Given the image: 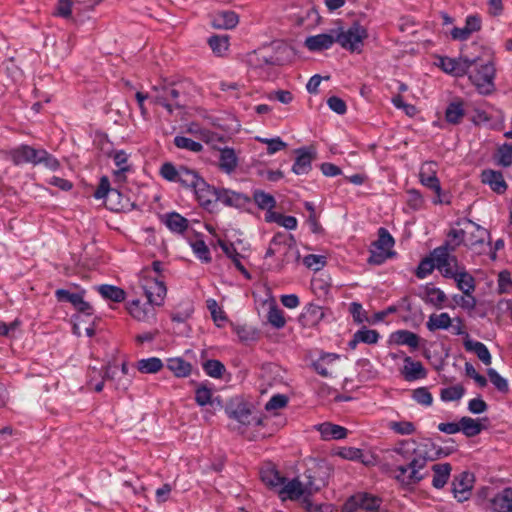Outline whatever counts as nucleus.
Instances as JSON below:
<instances>
[{
  "label": "nucleus",
  "instance_id": "13d9d810",
  "mask_svg": "<svg viewBox=\"0 0 512 512\" xmlns=\"http://www.w3.org/2000/svg\"><path fill=\"white\" fill-rule=\"evenodd\" d=\"M487 375L492 382V384L503 393L508 392V382L505 378H503L495 369L489 368L487 370Z\"/></svg>",
  "mask_w": 512,
  "mask_h": 512
},
{
  "label": "nucleus",
  "instance_id": "4be33fe9",
  "mask_svg": "<svg viewBox=\"0 0 512 512\" xmlns=\"http://www.w3.org/2000/svg\"><path fill=\"white\" fill-rule=\"evenodd\" d=\"M238 22L239 17L234 11H218L211 16V24L216 29H233Z\"/></svg>",
  "mask_w": 512,
  "mask_h": 512
},
{
  "label": "nucleus",
  "instance_id": "6e6d98bb",
  "mask_svg": "<svg viewBox=\"0 0 512 512\" xmlns=\"http://www.w3.org/2000/svg\"><path fill=\"white\" fill-rule=\"evenodd\" d=\"M453 301L461 308L466 310H474L477 304L476 298L472 295V293L459 295L456 294L453 296Z\"/></svg>",
  "mask_w": 512,
  "mask_h": 512
},
{
  "label": "nucleus",
  "instance_id": "9b49d317",
  "mask_svg": "<svg viewBox=\"0 0 512 512\" xmlns=\"http://www.w3.org/2000/svg\"><path fill=\"white\" fill-rule=\"evenodd\" d=\"M420 182L427 188L433 190L437 194V199L433 201L434 204H440L443 201L440 198L441 185L440 181L436 176V163L425 162L419 172Z\"/></svg>",
  "mask_w": 512,
  "mask_h": 512
},
{
  "label": "nucleus",
  "instance_id": "c756f323",
  "mask_svg": "<svg viewBox=\"0 0 512 512\" xmlns=\"http://www.w3.org/2000/svg\"><path fill=\"white\" fill-rule=\"evenodd\" d=\"M204 179L201 178L194 170L188 169L185 166H180V175L178 181L183 187L191 188L193 191L197 188L198 183Z\"/></svg>",
  "mask_w": 512,
  "mask_h": 512
},
{
  "label": "nucleus",
  "instance_id": "49530a36",
  "mask_svg": "<svg viewBox=\"0 0 512 512\" xmlns=\"http://www.w3.org/2000/svg\"><path fill=\"white\" fill-rule=\"evenodd\" d=\"M93 196L96 199H103L106 197L120 196V193L116 189H111L109 179L106 176H103L100 179L99 185Z\"/></svg>",
  "mask_w": 512,
  "mask_h": 512
},
{
  "label": "nucleus",
  "instance_id": "a211bd4d",
  "mask_svg": "<svg viewBox=\"0 0 512 512\" xmlns=\"http://www.w3.org/2000/svg\"><path fill=\"white\" fill-rule=\"evenodd\" d=\"M334 43L335 40V28L331 29L329 33L317 34L314 36H309L305 40V46L310 51H323L329 49Z\"/></svg>",
  "mask_w": 512,
  "mask_h": 512
},
{
  "label": "nucleus",
  "instance_id": "cd10ccee",
  "mask_svg": "<svg viewBox=\"0 0 512 512\" xmlns=\"http://www.w3.org/2000/svg\"><path fill=\"white\" fill-rule=\"evenodd\" d=\"M464 347L467 351L474 352L479 358V360H481L485 365L491 364V354L488 348L482 342L474 341L467 338L464 341Z\"/></svg>",
  "mask_w": 512,
  "mask_h": 512
},
{
  "label": "nucleus",
  "instance_id": "3c124183",
  "mask_svg": "<svg viewBox=\"0 0 512 512\" xmlns=\"http://www.w3.org/2000/svg\"><path fill=\"white\" fill-rule=\"evenodd\" d=\"M446 300L445 293L436 287L426 288V302L434 305L435 307H442Z\"/></svg>",
  "mask_w": 512,
  "mask_h": 512
},
{
  "label": "nucleus",
  "instance_id": "5fc2aeb1",
  "mask_svg": "<svg viewBox=\"0 0 512 512\" xmlns=\"http://www.w3.org/2000/svg\"><path fill=\"white\" fill-rule=\"evenodd\" d=\"M497 163L503 167L512 165V145L503 144L498 148Z\"/></svg>",
  "mask_w": 512,
  "mask_h": 512
},
{
  "label": "nucleus",
  "instance_id": "c85d7f7f",
  "mask_svg": "<svg viewBox=\"0 0 512 512\" xmlns=\"http://www.w3.org/2000/svg\"><path fill=\"white\" fill-rule=\"evenodd\" d=\"M432 470L434 472L432 480L433 487L437 489L443 488L449 479L451 465L449 463L435 464Z\"/></svg>",
  "mask_w": 512,
  "mask_h": 512
},
{
  "label": "nucleus",
  "instance_id": "f257e3e1",
  "mask_svg": "<svg viewBox=\"0 0 512 512\" xmlns=\"http://www.w3.org/2000/svg\"><path fill=\"white\" fill-rule=\"evenodd\" d=\"M397 455L395 461L399 463L394 469V479L402 486H412L424 479L421 471L429 461L440 457L441 450L436 449L429 439L416 441L415 439L400 440L390 450Z\"/></svg>",
  "mask_w": 512,
  "mask_h": 512
},
{
  "label": "nucleus",
  "instance_id": "680f3d73",
  "mask_svg": "<svg viewBox=\"0 0 512 512\" xmlns=\"http://www.w3.org/2000/svg\"><path fill=\"white\" fill-rule=\"evenodd\" d=\"M303 263L307 268L319 271L326 264V258L322 255L309 254L304 257Z\"/></svg>",
  "mask_w": 512,
  "mask_h": 512
},
{
  "label": "nucleus",
  "instance_id": "a18cd8bd",
  "mask_svg": "<svg viewBox=\"0 0 512 512\" xmlns=\"http://www.w3.org/2000/svg\"><path fill=\"white\" fill-rule=\"evenodd\" d=\"M253 199L257 206L262 210L270 211L276 206L275 198L262 190L254 191Z\"/></svg>",
  "mask_w": 512,
  "mask_h": 512
},
{
  "label": "nucleus",
  "instance_id": "393cba45",
  "mask_svg": "<svg viewBox=\"0 0 512 512\" xmlns=\"http://www.w3.org/2000/svg\"><path fill=\"white\" fill-rule=\"evenodd\" d=\"M116 372H117L116 367L112 368L110 366H107L105 368L104 374H102V370H97L96 368H93L91 370V374L89 375L90 376L89 384L93 387V389L96 392H101L104 387V381L106 379L107 380L112 379L114 377V375L116 374Z\"/></svg>",
  "mask_w": 512,
  "mask_h": 512
},
{
  "label": "nucleus",
  "instance_id": "e433bc0d",
  "mask_svg": "<svg viewBox=\"0 0 512 512\" xmlns=\"http://www.w3.org/2000/svg\"><path fill=\"white\" fill-rule=\"evenodd\" d=\"M460 431L467 437H474L482 431L481 423L468 416L459 420Z\"/></svg>",
  "mask_w": 512,
  "mask_h": 512
},
{
  "label": "nucleus",
  "instance_id": "473e14b6",
  "mask_svg": "<svg viewBox=\"0 0 512 512\" xmlns=\"http://www.w3.org/2000/svg\"><path fill=\"white\" fill-rule=\"evenodd\" d=\"M98 292L104 299L120 303L125 300L126 293L120 287L114 285L103 284L97 288Z\"/></svg>",
  "mask_w": 512,
  "mask_h": 512
},
{
  "label": "nucleus",
  "instance_id": "1a4fd4ad",
  "mask_svg": "<svg viewBox=\"0 0 512 512\" xmlns=\"http://www.w3.org/2000/svg\"><path fill=\"white\" fill-rule=\"evenodd\" d=\"M153 91L156 93L154 102L163 106L171 114L174 108H179L178 102L180 91L174 84L154 86Z\"/></svg>",
  "mask_w": 512,
  "mask_h": 512
},
{
  "label": "nucleus",
  "instance_id": "6e6552de",
  "mask_svg": "<svg viewBox=\"0 0 512 512\" xmlns=\"http://www.w3.org/2000/svg\"><path fill=\"white\" fill-rule=\"evenodd\" d=\"M141 287L147 297L148 303L156 306L162 305L167 289L163 281L157 278L144 276L141 279Z\"/></svg>",
  "mask_w": 512,
  "mask_h": 512
},
{
  "label": "nucleus",
  "instance_id": "4d7b16f0",
  "mask_svg": "<svg viewBox=\"0 0 512 512\" xmlns=\"http://www.w3.org/2000/svg\"><path fill=\"white\" fill-rule=\"evenodd\" d=\"M434 268H436L434 256L432 258H424L417 267L416 276L419 279H424L433 272Z\"/></svg>",
  "mask_w": 512,
  "mask_h": 512
},
{
  "label": "nucleus",
  "instance_id": "4468645a",
  "mask_svg": "<svg viewBox=\"0 0 512 512\" xmlns=\"http://www.w3.org/2000/svg\"><path fill=\"white\" fill-rule=\"evenodd\" d=\"M226 413L229 418L236 420L241 425H262V419L252 415L251 410L243 403H238L235 407L229 406L226 408Z\"/></svg>",
  "mask_w": 512,
  "mask_h": 512
},
{
  "label": "nucleus",
  "instance_id": "a878e982",
  "mask_svg": "<svg viewBox=\"0 0 512 512\" xmlns=\"http://www.w3.org/2000/svg\"><path fill=\"white\" fill-rule=\"evenodd\" d=\"M495 512H512V488H506L498 493L491 502Z\"/></svg>",
  "mask_w": 512,
  "mask_h": 512
},
{
  "label": "nucleus",
  "instance_id": "bb28decb",
  "mask_svg": "<svg viewBox=\"0 0 512 512\" xmlns=\"http://www.w3.org/2000/svg\"><path fill=\"white\" fill-rule=\"evenodd\" d=\"M391 339L397 345H407L412 349H417L420 342L419 336L409 330H397L391 335Z\"/></svg>",
  "mask_w": 512,
  "mask_h": 512
},
{
  "label": "nucleus",
  "instance_id": "f3484780",
  "mask_svg": "<svg viewBox=\"0 0 512 512\" xmlns=\"http://www.w3.org/2000/svg\"><path fill=\"white\" fill-rule=\"evenodd\" d=\"M193 192L199 204L205 209H212L217 202L218 189L210 186L205 180L199 182Z\"/></svg>",
  "mask_w": 512,
  "mask_h": 512
},
{
  "label": "nucleus",
  "instance_id": "8fccbe9b",
  "mask_svg": "<svg viewBox=\"0 0 512 512\" xmlns=\"http://www.w3.org/2000/svg\"><path fill=\"white\" fill-rule=\"evenodd\" d=\"M208 44L212 51L218 56H222L228 50L229 47L227 36L214 35L209 38Z\"/></svg>",
  "mask_w": 512,
  "mask_h": 512
},
{
  "label": "nucleus",
  "instance_id": "c9c22d12",
  "mask_svg": "<svg viewBox=\"0 0 512 512\" xmlns=\"http://www.w3.org/2000/svg\"><path fill=\"white\" fill-rule=\"evenodd\" d=\"M168 369L177 377H187L192 371V366L182 358H170L167 362Z\"/></svg>",
  "mask_w": 512,
  "mask_h": 512
},
{
  "label": "nucleus",
  "instance_id": "7ed1b4c3",
  "mask_svg": "<svg viewBox=\"0 0 512 512\" xmlns=\"http://www.w3.org/2000/svg\"><path fill=\"white\" fill-rule=\"evenodd\" d=\"M477 62L473 63L469 71V80L481 95L492 94L495 87L496 68L492 59L474 57Z\"/></svg>",
  "mask_w": 512,
  "mask_h": 512
},
{
  "label": "nucleus",
  "instance_id": "e2e57ef3",
  "mask_svg": "<svg viewBox=\"0 0 512 512\" xmlns=\"http://www.w3.org/2000/svg\"><path fill=\"white\" fill-rule=\"evenodd\" d=\"M192 249L200 260L206 263L211 261L209 248L207 247L203 240H196L195 242H193Z\"/></svg>",
  "mask_w": 512,
  "mask_h": 512
},
{
  "label": "nucleus",
  "instance_id": "a19ab883",
  "mask_svg": "<svg viewBox=\"0 0 512 512\" xmlns=\"http://www.w3.org/2000/svg\"><path fill=\"white\" fill-rule=\"evenodd\" d=\"M461 244L466 245V235L463 226L461 229H451L447 234V241L443 246H447L449 251L453 252Z\"/></svg>",
  "mask_w": 512,
  "mask_h": 512
},
{
  "label": "nucleus",
  "instance_id": "39448f33",
  "mask_svg": "<svg viewBox=\"0 0 512 512\" xmlns=\"http://www.w3.org/2000/svg\"><path fill=\"white\" fill-rule=\"evenodd\" d=\"M394 239L385 228L378 230V239L372 243L368 262L380 265L393 255Z\"/></svg>",
  "mask_w": 512,
  "mask_h": 512
},
{
  "label": "nucleus",
  "instance_id": "58836bf2",
  "mask_svg": "<svg viewBox=\"0 0 512 512\" xmlns=\"http://www.w3.org/2000/svg\"><path fill=\"white\" fill-rule=\"evenodd\" d=\"M163 368V362L158 357L141 359L137 362V369L144 374H154Z\"/></svg>",
  "mask_w": 512,
  "mask_h": 512
},
{
  "label": "nucleus",
  "instance_id": "5701e85b",
  "mask_svg": "<svg viewBox=\"0 0 512 512\" xmlns=\"http://www.w3.org/2000/svg\"><path fill=\"white\" fill-rule=\"evenodd\" d=\"M219 168L227 174H231L238 166V157L233 148L225 147L219 149Z\"/></svg>",
  "mask_w": 512,
  "mask_h": 512
},
{
  "label": "nucleus",
  "instance_id": "09e8293b",
  "mask_svg": "<svg viewBox=\"0 0 512 512\" xmlns=\"http://www.w3.org/2000/svg\"><path fill=\"white\" fill-rule=\"evenodd\" d=\"M174 145L179 149L188 150L194 153L201 152L203 149L200 142L194 141L185 136H176L174 138Z\"/></svg>",
  "mask_w": 512,
  "mask_h": 512
},
{
  "label": "nucleus",
  "instance_id": "ea45409f",
  "mask_svg": "<svg viewBox=\"0 0 512 512\" xmlns=\"http://www.w3.org/2000/svg\"><path fill=\"white\" fill-rule=\"evenodd\" d=\"M477 62L476 59L470 58L467 56H460L458 58H454L453 61V75L455 77H462L464 75L469 76L470 68H472L473 63Z\"/></svg>",
  "mask_w": 512,
  "mask_h": 512
},
{
  "label": "nucleus",
  "instance_id": "2f4dec72",
  "mask_svg": "<svg viewBox=\"0 0 512 512\" xmlns=\"http://www.w3.org/2000/svg\"><path fill=\"white\" fill-rule=\"evenodd\" d=\"M450 326H452V319L446 312L431 314L426 322V327L431 332L439 329H448Z\"/></svg>",
  "mask_w": 512,
  "mask_h": 512
},
{
  "label": "nucleus",
  "instance_id": "aec40b11",
  "mask_svg": "<svg viewBox=\"0 0 512 512\" xmlns=\"http://www.w3.org/2000/svg\"><path fill=\"white\" fill-rule=\"evenodd\" d=\"M481 181L497 194H503L507 190V183L500 171L492 169L483 170L481 173Z\"/></svg>",
  "mask_w": 512,
  "mask_h": 512
},
{
  "label": "nucleus",
  "instance_id": "dca6fc26",
  "mask_svg": "<svg viewBox=\"0 0 512 512\" xmlns=\"http://www.w3.org/2000/svg\"><path fill=\"white\" fill-rule=\"evenodd\" d=\"M40 154H43L41 149H35L29 145H20L11 151V160L15 165L25 163L38 165Z\"/></svg>",
  "mask_w": 512,
  "mask_h": 512
},
{
  "label": "nucleus",
  "instance_id": "ddd939ff",
  "mask_svg": "<svg viewBox=\"0 0 512 512\" xmlns=\"http://www.w3.org/2000/svg\"><path fill=\"white\" fill-rule=\"evenodd\" d=\"M380 499L367 493L351 496L344 505L346 512H355L358 508L366 511H376L380 507Z\"/></svg>",
  "mask_w": 512,
  "mask_h": 512
},
{
  "label": "nucleus",
  "instance_id": "b1692460",
  "mask_svg": "<svg viewBox=\"0 0 512 512\" xmlns=\"http://www.w3.org/2000/svg\"><path fill=\"white\" fill-rule=\"evenodd\" d=\"M323 440H340L347 436V429L343 426L325 422L317 426Z\"/></svg>",
  "mask_w": 512,
  "mask_h": 512
},
{
  "label": "nucleus",
  "instance_id": "c03bdc74",
  "mask_svg": "<svg viewBox=\"0 0 512 512\" xmlns=\"http://www.w3.org/2000/svg\"><path fill=\"white\" fill-rule=\"evenodd\" d=\"M463 104L461 102L450 103L445 112L446 121L451 124H458L464 117Z\"/></svg>",
  "mask_w": 512,
  "mask_h": 512
},
{
  "label": "nucleus",
  "instance_id": "72a5a7b5",
  "mask_svg": "<svg viewBox=\"0 0 512 512\" xmlns=\"http://www.w3.org/2000/svg\"><path fill=\"white\" fill-rule=\"evenodd\" d=\"M220 244V247L222 248L223 252L229 257L231 258V260L233 261L235 267L246 277V278H250V274L248 273V271L245 269V267L243 266V264L241 263V255L237 252L236 248L234 247L233 244L231 243H225V242H222L220 241L219 242Z\"/></svg>",
  "mask_w": 512,
  "mask_h": 512
},
{
  "label": "nucleus",
  "instance_id": "2eb2a0df",
  "mask_svg": "<svg viewBox=\"0 0 512 512\" xmlns=\"http://www.w3.org/2000/svg\"><path fill=\"white\" fill-rule=\"evenodd\" d=\"M297 157L292 166V171L296 175H305L312 169V161L316 157L314 149L308 147H301L295 150Z\"/></svg>",
  "mask_w": 512,
  "mask_h": 512
},
{
  "label": "nucleus",
  "instance_id": "37998d69",
  "mask_svg": "<svg viewBox=\"0 0 512 512\" xmlns=\"http://www.w3.org/2000/svg\"><path fill=\"white\" fill-rule=\"evenodd\" d=\"M129 313L138 321H149V319L154 316L153 308H143L139 300H134L130 303Z\"/></svg>",
  "mask_w": 512,
  "mask_h": 512
},
{
  "label": "nucleus",
  "instance_id": "bf43d9fd",
  "mask_svg": "<svg viewBox=\"0 0 512 512\" xmlns=\"http://www.w3.org/2000/svg\"><path fill=\"white\" fill-rule=\"evenodd\" d=\"M356 339L366 344H376L379 340V333L376 330L363 327L356 332Z\"/></svg>",
  "mask_w": 512,
  "mask_h": 512
},
{
  "label": "nucleus",
  "instance_id": "6ab92c4d",
  "mask_svg": "<svg viewBox=\"0 0 512 512\" xmlns=\"http://www.w3.org/2000/svg\"><path fill=\"white\" fill-rule=\"evenodd\" d=\"M404 365L401 374L407 381L423 379L427 376V371L420 361L413 360L410 356L404 357Z\"/></svg>",
  "mask_w": 512,
  "mask_h": 512
},
{
  "label": "nucleus",
  "instance_id": "0e129e2a",
  "mask_svg": "<svg viewBox=\"0 0 512 512\" xmlns=\"http://www.w3.org/2000/svg\"><path fill=\"white\" fill-rule=\"evenodd\" d=\"M412 397L417 403L424 406H430L433 402L432 394L425 387L415 389Z\"/></svg>",
  "mask_w": 512,
  "mask_h": 512
},
{
  "label": "nucleus",
  "instance_id": "774afa93",
  "mask_svg": "<svg viewBox=\"0 0 512 512\" xmlns=\"http://www.w3.org/2000/svg\"><path fill=\"white\" fill-rule=\"evenodd\" d=\"M390 428L400 435H411L415 432V426L409 421L392 422Z\"/></svg>",
  "mask_w": 512,
  "mask_h": 512
},
{
  "label": "nucleus",
  "instance_id": "864d4df0",
  "mask_svg": "<svg viewBox=\"0 0 512 512\" xmlns=\"http://www.w3.org/2000/svg\"><path fill=\"white\" fill-rule=\"evenodd\" d=\"M267 317L268 322L275 328L280 329L284 327L286 324L283 311L279 309L276 305L270 307Z\"/></svg>",
  "mask_w": 512,
  "mask_h": 512
},
{
  "label": "nucleus",
  "instance_id": "69168bd1",
  "mask_svg": "<svg viewBox=\"0 0 512 512\" xmlns=\"http://www.w3.org/2000/svg\"><path fill=\"white\" fill-rule=\"evenodd\" d=\"M43 154H40L38 158V164H43L46 168L56 171L60 167L59 161L45 149H41Z\"/></svg>",
  "mask_w": 512,
  "mask_h": 512
},
{
  "label": "nucleus",
  "instance_id": "412c9836",
  "mask_svg": "<svg viewBox=\"0 0 512 512\" xmlns=\"http://www.w3.org/2000/svg\"><path fill=\"white\" fill-rule=\"evenodd\" d=\"M218 201L226 206L240 208L249 203L250 198L242 193L220 188L218 189L217 202Z\"/></svg>",
  "mask_w": 512,
  "mask_h": 512
},
{
  "label": "nucleus",
  "instance_id": "f704fd0d",
  "mask_svg": "<svg viewBox=\"0 0 512 512\" xmlns=\"http://www.w3.org/2000/svg\"><path fill=\"white\" fill-rule=\"evenodd\" d=\"M452 279L455 280L457 287L464 294L473 293L475 290V280L474 278L463 268L455 277Z\"/></svg>",
  "mask_w": 512,
  "mask_h": 512
},
{
  "label": "nucleus",
  "instance_id": "338daca9",
  "mask_svg": "<svg viewBox=\"0 0 512 512\" xmlns=\"http://www.w3.org/2000/svg\"><path fill=\"white\" fill-rule=\"evenodd\" d=\"M74 3H76L75 0H58L55 7V14L63 18H70Z\"/></svg>",
  "mask_w": 512,
  "mask_h": 512
},
{
  "label": "nucleus",
  "instance_id": "20e7f679",
  "mask_svg": "<svg viewBox=\"0 0 512 512\" xmlns=\"http://www.w3.org/2000/svg\"><path fill=\"white\" fill-rule=\"evenodd\" d=\"M368 37L365 27L355 22L349 27L338 26L335 28V40L343 49L352 53H361L364 40Z\"/></svg>",
  "mask_w": 512,
  "mask_h": 512
},
{
  "label": "nucleus",
  "instance_id": "423d86ee",
  "mask_svg": "<svg viewBox=\"0 0 512 512\" xmlns=\"http://www.w3.org/2000/svg\"><path fill=\"white\" fill-rule=\"evenodd\" d=\"M432 256H434L436 268L445 278L452 279L464 268L459 264L457 257L451 254L447 246L435 248Z\"/></svg>",
  "mask_w": 512,
  "mask_h": 512
},
{
  "label": "nucleus",
  "instance_id": "052dcab7",
  "mask_svg": "<svg viewBox=\"0 0 512 512\" xmlns=\"http://www.w3.org/2000/svg\"><path fill=\"white\" fill-rule=\"evenodd\" d=\"M160 175L167 181L177 182L180 175V167L176 168L172 163L166 162L160 168Z\"/></svg>",
  "mask_w": 512,
  "mask_h": 512
},
{
  "label": "nucleus",
  "instance_id": "de8ad7c7",
  "mask_svg": "<svg viewBox=\"0 0 512 512\" xmlns=\"http://www.w3.org/2000/svg\"><path fill=\"white\" fill-rule=\"evenodd\" d=\"M465 394V388L462 385H454L444 388L440 392V398L444 402L460 400Z\"/></svg>",
  "mask_w": 512,
  "mask_h": 512
},
{
  "label": "nucleus",
  "instance_id": "4c0bfd02",
  "mask_svg": "<svg viewBox=\"0 0 512 512\" xmlns=\"http://www.w3.org/2000/svg\"><path fill=\"white\" fill-rule=\"evenodd\" d=\"M165 224L176 233H182L188 228V220L176 212L166 215Z\"/></svg>",
  "mask_w": 512,
  "mask_h": 512
},
{
  "label": "nucleus",
  "instance_id": "79ce46f5",
  "mask_svg": "<svg viewBox=\"0 0 512 512\" xmlns=\"http://www.w3.org/2000/svg\"><path fill=\"white\" fill-rule=\"evenodd\" d=\"M338 357L339 356L334 353L324 354L318 360L313 362V368L319 375L329 377L331 376V372L328 370L327 365L338 359Z\"/></svg>",
  "mask_w": 512,
  "mask_h": 512
},
{
  "label": "nucleus",
  "instance_id": "0eeeda50",
  "mask_svg": "<svg viewBox=\"0 0 512 512\" xmlns=\"http://www.w3.org/2000/svg\"><path fill=\"white\" fill-rule=\"evenodd\" d=\"M295 250L297 256L299 251L296 249V240L292 234L285 232L276 233L270 241L269 247L266 251V257H272L276 253L284 252V258L282 261H288V251Z\"/></svg>",
  "mask_w": 512,
  "mask_h": 512
},
{
  "label": "nucleus",
  "instance_id": "603ef678",
  "mask_svg": "<svg viewBox=\"0 0 512 512\" xmlns=\"http://www.w3.org/2000/svg\"><path fill=\"white\" fill-rule=\"evenodd\" d=\"M207 375L213 378H221L225 372V366L219 360H208L203 364Z\"/></svg>",
  "mask_w": 512,
  "mask_h": 512
},
{
  "label": "nucleus",
  "instance_id": "f8f14e48",
  "mask_svg": "<svg viewBox=\"0 0 512 512\" xmlns=\"http://www.w3.org/2000/svg\"><path fill=\"white\" fill-rule=\"evenodd\" d=\"M473 484L474 475L470 472L465 471L454 477L452 492L458 502H464L470 498Z\"/></svg>",
  "mask_w": 512,
  "mask_h": 512
},
{
  "label": "nucleus",
  "instance_id": "f03ea898",
  "mask_svg": "<svg viewBox=\"0 0 512 512\" xmlns=\"http://www.w3.org/2000/svg\"><path fill=\"white\" fill-rule=\"evenodd\" d=\"M327 470L328 467L325 464H314L305 471L304 480L294 478L288 482L285 481L279 490L280 497L283 500L302 498L305 503H310V498L327 485Z\"/></svg>",
  "mask_w": 512,
  "mask_h": 512
},
{
  "label": "nucleus",
  "instance_id": "7c9ffc66",
  "mask_svg": "<svg viewBox=\"0 0 512 512\" xmlns=\"http://www.w3.org/2000/svg\"><path fill=\"white\" fill-rule=\"evenodd\" d=\"M262 481L269 487L276 488L281 487L286 478L283 477L277 469L272 466L263 468L260 472Z\"/></svg>",
  "mask_w": 512,
  "mask_h": 512
},
{
  "label": "nucleus",
  "instance_id": "9d476101",
  "mask_svg": "<svg viewBox=\"0 0 512 512\" xmlns=\"http://www.w3.org/2000/svg\"><path fill=\"white\" fill-rule=\"evenodd\" d=\"M457 225L464 227L466 245L470 248L482 246L486 239L489 238L488 230L470 219H461L457 222Z\"/></svg>",
  "mask_w": 512,
  "mask_h": 512
}]
</instances>
